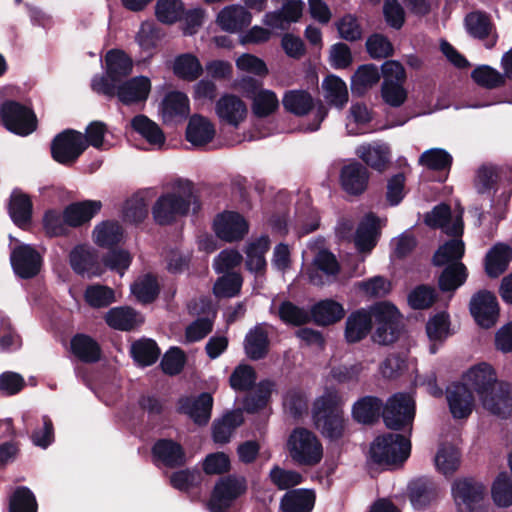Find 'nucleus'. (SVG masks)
I'll return each instance as SVG.
<instances>
[{"mask_svg": "<svg viewBox=\"0 0 512 512\" xmlns=\"http://www.w3.org/2000/svg\"><path fill=\"white\" fill-rule=\"evenodd\" d=\"M466 379L482 402L497 383V375L494 368L485 362L470 368L466 374Z\"/></svg>", "mask_w": 512, "mask_h": 512, "instance_id": "393cba45", "label": "nucleus"}, {"mask_svg": "<svg viewBox=\"0 0 512 512\" xmlns=\"http://www.w3.org/2000/svg\"><path fill=\"white\" fill-rule=\"evenodd\" d=\"M244 351L252 361H259L267 357L270 350L268 331L261 324L251 328L244 338Z\"/></svg>", "mask_w": 512, "mask_h": 512, "instance_id": "c756f323", "label": "nucleus"}, {"mask_svg": "<svg viewBox=\"0 0 512 512\" xmlns=\"http://www.w3.org/2000/svg\"><path fill=\"white\" fill-rule=\"evenodd\" d=\"M71 269L79 276L92 279L104 273L98 252L86 245H76L69 253Z\"/></svg>", "mask_w": 512, "mask_h": 512, "instance_id": "4468645a", "label": "nucleus"}, {"mask_svg": "<svg viewBox=\"0 0 512 512\" xmlns=\"http://www.w3.org/2000/svg\"><path fill=\"white\" fill-rule=\"evenodd\" d=\"M451 491L458 512H484L486 487L482 482L473 477L458 478Z\"/></svg>", "mask_w": 512, "mask_h": 512, "instance_id": "6e6552de", "label": "nucleus"}, {"mask_svg": "<svg viewBox=\"0 0 512 512\" xmlns=\"http://www.w3.org/2000/svg\"><path fill=\"white\" fill-rule=\"evenodd\" d=\"M436 289L428 284H419L407 296L408 305L414 310H425L438 301Z\"/></svg>", "mask_w": 512, "mask_h": 512, "instance_id": "13d9d810", "label": "nucleus"}, {"mask_svg": "<svg viewBox=\"0 0 512 512\" xmlns=\"http://www.w3.org/2000/svg\"><path fill=\"white\" fill-rule=\"evenodd\" d=\"M408 496L415 509H425L436 500L437 486L430 478L420 477L409 483Z\"/></svg>", "mask_w": 512, "mask_h": 512, "instance_id": "473e14b6", "label": "nucleus"}, {"mask_svg": "<svg viewBox=\"0 0 512 512\" xmlns=\"http://www.w3.org/2000/svg\"><path fill=\"white\" fill-rule=\"evenodd\" d=\"M275 383L272 380H261L255 390L243 400V407L247 413L254 414L263 410L269 403Z\"/></svg>", "mask_w": 512, "mask_h": 512, "instance_id": "49530a36", "label": "nucleus"}, {"mask_svg": "<svg viewBox=\"0 0 512 512\" xmlns=\"http://www.w3.org/2000/svg\"><path fill=\"white\" fill-rule=\"evenodd\" d=\"M7 512H38V502L27 486H17L8 499Z\"/></svg>", "mask_w": 512, "mask_h": 512, "instance_id": "603ef678", "label": "nucleus"}, {"mask_svg": "<svg viewBox=\"0 0 512 512\" xmlns=\"http://www.w3.org/2000/svg\"><path fill=\"white\" fill-rule=\"evenodd\" d=\"M8 213L17 227L24 229L29 226L33 216V203L30 196L14 190L10 195Z\"/></svg>", "mask_w": 512, "mask_h": 512, "instance_id": "2f4dec72", "label": "nucleus"}, {"mask_svg": "<svg viewBox=\"0 0 512 512\" xmlns=\"http://www.w3.org/2000/svg\"><path fill=\"white\" fill-rule=\"evenodd\" d=\"M257 374L255 369L247 364L238 365L229 377V383L235 391H249L256 383Z\"/></svg>", "mask_w": 512, "mask_h": 512, "instance_id": "774afa93", "label": "nucleus"}, {"mask_svg": "<svg viewBox=\"0 0 512 512\" xmlns=\"http://www.w3.org/2000/svg\"><path fill=\"white\" fill-rule=\"evenodd\" d=\"M131 291L140 303L150 304L158 298L160 285L156 276L149 273L134 282Z\"/></svg>", "mask_w": 512, "mask_h": 512, "instance_id": "5fc2aeb1", "label": "nucleus"}, {"mask_svg": "<svg viewBox=\"0 0 512 512\" xmlns=\"http://www.w3.org/2000/svg\"><path fill=\"white\" fill-rule=\"evenodd\" d=\"M512 260V248L509 245L498 243L494 245L485 256V272L490 278H498L508 268Z\"/></svg>", "mask_w": 512, "mask_h": 512, "instance_id": "e433bc0d", "label": "nucleus"}, {"mask_svg": "<svg viewBox=\"0 0 512 512\" xmlns=\"http://www.w3.org/2000/svg\"><path fill=\"white\" fill-rule=\"evenodd\" d=\"M178 191L162 193L154 202L151 214L154 222L159 226H170L178 219L186 217L190 209L197 215L202 209L200 196L194 189L190 180H179Z\"/></svg>", "mask_w": 512, "mask_h": 512, "instance_id": "f257e3e1", "label": "nucleus"}, {"mask_svg": "<svg viewBox=\"0 0 512 512\" xmlns=\"http://www.w3.org/2000/svg\"><path fill=\"white\" fill-rule=\"evenodd\" d=\"M419 164L432 171H450L453 157L442 148H431L419 157Z\"/></svg>", "mask_w": 512, "mask_h": 512, "instance_id": "4d7b16f0", "label": "nucleus"}, {"mask_svg": "<svg viewBox=\"0 0 512 512\" xmlns=\"http://www.w3.org/2000/svg\"><path fill=\"white\" fill-rule=\"evenodd\" d=\"M460 451L453 445H441L435 455V466L445 476L453 475L460 465Z\"/></svg>", "mask_w": 512, "mask_h": 512, "instance_id": "6e6d98bb", "label": "nucleus"}, {"mask_svg": "<svg viewBox=\"0 0 512 512\" xmlns=\"http://www.w3.org/2000/svg\"><path fill=\"white\" fill-rule=\"evenodd\" d=\"M356 155L372 169L382 172L390 161V151L385 145L363 144L357 147Z\"/></svg>", "mask_w": 512, "mask_h": 512, "instance_id": "a18cd8bd", "label": "nucleus"}, {"mask_svg": "<svg viewBox=\"0 0 512 512\" xmlns=\"http://www.w3.org/2000/svg\"><path fill=\"white\" fill-rule=\"evenodd\" d=\"M380 234V219L373 212H369L359 223L355 232L354 243L357 250L362 253L371 252L377 245Z\"/></svg>", "mask_w": 512, "mask_h": 512, "instance_id": "b1692460", "label": "nucleus"}, {"mask_svg": "<svg viewBox=\"0 0 512 512\" xmlns=\"http://www.w3.org/2000/svg\"><path fill=\"white\" fill-rule=\"evenodd\" d=\"M251 21V13L238 5H230L223 8L217 16V23L222 30L230 33L241 31L249 26Z\"/></svg>", "mask_w": 512, "mask_h": 512, "instance_id": "72a5a7b5", "label": "nucleus"}, {"mask_svg": "<svg viewBox=\"0 0 512 512\" xmlns=\"http://www.w3.org/2000/svg\"><path fill=\"white\" fill-rule=\"evenodd\" d=\"M87 149L84 136L74 129H65L51 141V157L64 166L73 165Z\"/></svg>", "mask_w": 512, "mask_h": 512, "instance_id": "1a4fd4ad", "label": "nucleus"}, {"mask_svg": "<svg viewBox=\"0 0 512 512\" xmlns=\"http://www.w3.org/2000/svg\"><path fill=\"white\" fill-rule=\"evenodd\" d=\"M86 303L92 308H105L116 301L115 292L112 288L101 285H89L84 292Z\"/></svg>", "mask_w": 512, "mask_h": 512, "instance_id": "e2e57ef3", "label": "nucleus"}, {"mask_svg": "<svg viewBox=\"0 0 512 512\" xmlns=\"http://www.w3.org/2000/svg\"><path fill=\"white\" fill-rule=\"evenodd\" d=\"M10 263L16 276L28 280L40 273L43 258L32 245L19 244L11 251Z\"/></svg>", "mask_w": 512, "mask_h": 512, "instance_id": "9b49d317", "label": "nucleus"}, {"mask_svg": "<svg viewBox=\"0 0 512 512\" xmlns=\"http://www.w3.org/2000/svg\"><path fill=\"white\" fill-rule=\"evenodd\" d=\"M184 14V4L181 0H157L155 16L163 24H174L180 21Z\"/></svg>", "mask_w": 512, "mask_h": 512, "instance_id": "680f3d73", "label": "nucleus"}, {"mask_svg": "<svg viewBox=\"0 0 512 512\" xmlns=\"http://www.w3.org/2000/svg\"><path fill=\"white\" fill-rule=\"evenodd\" d=\"M173 73L179 79L192 82L202 75L203 67L195 55L191 53H184L175 58L173 63Z\"/></svg>", "mask_w": 512, "mask_h": 512, "instance_id": "8fccbe9b", "label": "nucleus"}, {"mask_svg": "<svg viewBox=\"0 0 512 512\" xmlns=\"http://www.w3.org/2000/svg\"><path fill=\"white\" fill-rule=\"evenodd\" d=\"M106 324L115 330L129 332L143 324L142 315L130 306L113 307L104 316Z\"/></svg>", "mask_w": 512, "mask_h": 512, "instance_id": "cd10ccee", "label": "nucleus"}, {"mask_svg": "<svg viewBox=\"0 0 512 512\" xmlns=\"http://www.w3.org/2000/svg\"><path fill=\"white\" fill-rule=\"evenodd\" d=\"M304 3L301 0H287L283 3L281 9L267 12L264 15L263 22L265 25L285 29L284 23H296L303 14Z\"/></svg>", "mask_w": 512, "mask_h": 512, "instance_id": "7c9ffc66", "label": "nucleus"}, {"mask_svg": "<svg viewBox=\"0 0 512 512\" xmlns=\"http://www.w3.org/2000/svg\"><path fill=\"white\" fill-rule=\"evenodd\" d=\"M415 412L414 399L407 393L399 392L390 396L384 403L382 419L388 429L401 431L412 424Z\"/></svg>", "mask_w": 512, "mask_h": 512, "instance_id": "9d476101", "label": "nucleus"}, {"mask_svg": "<svg viewBox=\"0 0 512 512\" xmlns=\"http://www.w3.org/2000/svg\"><path fill=\"white\" fill-rule=\"evenodd\" d=\"M279 108V100L272 90H260L253 98L252 112L258 118H266Z\"/></svg>", "mask_w": 512, "mask_h": 512, "instance_id": "0e129e2a", "label": "nucleus"}, {"mask_svg": "<svg viewBox=\"0 0 512 512\" xmlns=\"http://www.w3.org/2000/svg\"><path fill=\"white\" fill-rule=\"evenodd\" d=\"M186 140L194 146H204L215 136L214 125L204 116L193 115L186 127Z\"/></svg>", "mask_w": 512, "mask_h": 512, "instance_id": "a19ab883", "label": "nucleus"}, {"mask_svg": "<svg viewBox=\"0 0 512 512\" xmlns=\"http://www.w3.org/2000/svg\"><path fill=\"white\" fill-rule=\"evenodd\" d=\"M216 114L221 121L237 128L247 115L245 102L234 94H224L216 102Z\"/></svg>", "mask_w": 512, "mask_h": 512, "instance_id": "5701e85b", "label": "nucleus"}, {"mask_svg": "<svg viewBox=\"0 0 512 512\" xmlns=\"http://www.w3.org/2000/svg\"><path fill=\"white\" fill-rule=\"evenodd\" d=\"M345 315L343 306L335 300L326 299L314 304L310 311L311 321L319 326H329Z\"/></svg>", "mask_w": 512, "mask_h": 512, "instance_id": "58836bf2", "label": "nucleus"}, {"mask_svg": "<svg viewBox=\"0 0 512 512\" xmlns=\"http://www.w3.org/2000/svg\"><path fill=\"white\" fill-rule=\"evenodd\" d=\"M316 495L310 489H291L281 498L280 508L283 512H311Z\"/></svg>", "mask_w": 512, "mask_h": 512, "instance_id": "f704fd0d", "label": "nucleus"}, {"mask_svg": "<svg viewBox=\"0 0 512 512\" xmlns=\"http://www.w3.org/2000/svg\"><path fill=\"white\" fill-rule=\"evenodd\" d=\"M102 208V202L99 200H83L73 202L67 205L65 210V219L68 226L78 228L84 226L95 217Z\"/></svg>", "mask_w": 512, "mask_h": 512, "instance_id": "bb28decb", "label": "nucleus"}, {"mask_svg": "<svg viewBox=\"0 0 512 512\" xmlns=\"http://www.w3.org/2000/svg\"><path fill=\"white\" fill-rule=\"evenodd\" d=\"M131 127L151 145L161 146L165 142L166 138L162 129L146 115L139 114L133 117Z\"/></svg>", "mask_w": 512, "mask_h": 512, "instance_id": "3c124183", "label": "nucleus"}, {"mask_svg": "<svg viewBox=\"0 0 512 512\" xmlns=\"http://www.w3.org/2000/svg\"><path fill=\"white\" fill-rule=\"evenodd\" d=\"M2 125L11 133L27 136L37 129L34 111L15 100H7L0 105Z\"/></svg>", "mask_w": 512, "mask_h": 512, "instance_id": "0eeeda50", "label": "nucleus"}, {"mask_svg": "<svg viewBox=\"0 0 512 512\" xmlns=\"http://www.w3.org/2000/svg\"><path fill=\"white\" fill-rule=\"evenodd\" d=\"M384 402L373 395H365L354 402L351 415L353 420L362 425H374L383 417Z\"/></svg>", "mask_w": 512, "mask_h": 512, "instance_id": "412c9836", "label": "nucleus"}, {"mask_svg": "<svg viewBox=\"0 0 512 512\" xmlns=\"http://www.w3.org/2000/svg\"><path fill=\"white\" fill-rule=\"evenodd\" d=\"M343 402L337 390H327L313 403L312 417L315 427L330 441L341 439L346 430Z\"/></svg>", "mask_w": 512, "mask_h": 512, "instance_id": "f03ea898", "label": "nucleus"}, {"mask_svg": "<svg viewBox=\"0 0 512 512\" xmlns=\"http://www.w3.org/2000/svg\"><path fill=\"white\" fill-rule=\"evenodd\" d=\"M472 80L485 89H496L505 85L506 76L489 65L477 66L471 72Z\"/></svg>", "mask_w": 512, "mask_h": 512, "instance_id": "bf43d9fd", "label": "nucleus"}, {"mask_svg": "<svg viewBox=\"0 0 512 512\" xmlns=\"http://www.w3.org/2000/svg\"><path fill=\"white\" fill-rule=\"evenodd\" d=\"M370 173L360 162L353 161L340 170L339 182L342 190L351 196H360L368 188Z\"/></svg>", "mask_w": 512, "mask_h": 512, "instance_id": "dca6fc26", "label": "nucleus"}, {"mask_svg": "<svg viewBox=\"0 0 512 512\" xmlns=\"http://www.w3.org/2000/svg\"><path fill=\"white\" fill-rule=\"evenodd\" d=\"M106 74L112 81L121 82L133 69L132 58L121 49H111L105 55Z\"/></svg>", "mask_w": 512, "mask_h": 512, "instance_id": "c9c22d12", "label": "nucleus"}, {"mask_svg": "<svg viewBox=\"0 0 512 512\" xmlns=\"http://www.w3.org/2000/svg\"><path fill=\"white\" fill-rule=\"evenodd\" d=\"M426 334L433 344L430 345V353L437 352L436 343H443L453 334L451 330L450 315L446 311L437 312L429 318L425 326Z\"/></svg>", "mask_w": 512, "mask_h": 512, "instance_id": "4c0bfd02", "label": "nucleus"}, {"mask_svg": "<svg viewBox=\"0 0 512 512\" xmlns=\"http://www.w3.org/2000/svg\"><path fill=\"white\" fill-rule=\"evenodd\" d=\"M289 454L298 465L315 466L323 457V447L317 436L306 428H295L287 442Z\"/></svg>", "mask_w": 512, "mask_h": 512, "instance_id": "39448f33", "label": "nucleus"}, {"mask_svg": "<svg viewBox=\"0 0 512 512\" xmlns=\"http://www.w3.org/2000/svg\"><path fill=\"white\" fill-rule=\"evenodd\" d=\"M189 112V98L181 91L168 92L160 104V113L165 124L182 121L188 117Z\"/></svg>", "mask_w": 512, "mask_h": 512, "instance_id": "4be33fe9", "label": "nucleus"}, {"mask_svg": "<svg viewBox=\"0 0 512 512\" xmlns=\"http://www.w3.org/2000/svg\"><path fill=\"white\" fill-rule=\"evenodd\" d=\"M483 407L494 415L507 418L512 414V385L500 382L484 398Z\"/></svg>", "mask_w": 512, "mask_h": 512, "instance_id": "a878e982", "label": "nucleus"}, {"mask_svg": "<svg viewBox=\"0 0 512 512\" xmlns=\"http://www.w3.org/2000/svg\"><path fill=\"white\" fill-rule=\"evenodd\" d=\"M464 22L467 33L475 39L485 41L487 49H492L496 45L498 36L496 33L491 35L495 27L486 12H470L465 16Z\"/></svg>", "mask_w": 512, "mask_h": 512, "instance_id": "a211bd4d", "label": "nucleus"}, {"mask_svg": "<svg viewBox=\"0 0 512 512\" xmlns=\"http://www.w3.org/2000/svg\"><path fill=\"white\" fill-rule=\"evenodd\" d=\"M123 235V227L116 220L102 221L93 230L94 242L101 248L116 247L122 242Z\"/></svg>", "mask_w": 512, "mask_h": 512, "instance_id": "79ce46f5", "label": "nucleus"}, {"mask_svg": "<svg viewBox=\"0 0 512 512\" xmlns=\"http://www.w3.org/2000/svg\"><path fill=\"white\" fill-rule=\"evenodd\" d=\"M278 316L282 322L293 326H302L311 322L310 313L289 300L281 302Z\"/></svg>", "mask_w": 512, "mask_h": 512, "instance_id": "69168bd1", "label": "nucleus"}, {"mask_svg": "<svg viewBox=\"0 0 512 512\" xmlns=\"http://www.w3.org/2000/svg\"><path fill=\"white\" fill-rule=\"evenodd\" d=\"M469 310L479 326L489 329L496 324L500 307L493 292L479 290L471 297Z\"/></svg>", "mask_w": 512, "mask_h": 512, "instance_id": "ddd939ff", "label": "nucleus"}, {"mask_svg": "<svg viewBox=\"0 0 512 512\" xmlns=\"http://www.w3.org/2000/svg\"><path fill=\"white\" fill-rule=\"evenodd\" d=\"M72 353L83 363H96L101 359L102 349L91 336L77 333L70 341Z\"/></svg>", "mask_w": 512, "mask_h": 512, "instance_id": "ea45409f", "label": "nucleus"}, {"mask_svg": "<svg viewBox=\"0 0 512 512\" xmlns=\"http://www.w3.org/2000/svg\"><path fill=\"white\" fill-rule=\"evenodd\" d=\"M465 254V244L462 239H450L440 245L432 257L435 267H443L449 263L461 262Z\"/></svg>", "mask_w": 512, "mask_h": 512, "instance_id": "09e8293b", "label": "nucleus"}, {"mask_svg": "<svg viewBox=\"0 0 512 512\" xmlns=\"http://www.w3.org/2000/svg\"><path fill=\"white\" fill-rule=\"evenodd\" d=\"M411 453V441L399 433L378 435L370 444L368 461L382 468L402 466Z\"/></svg>", "mask_w": 512, "mask_h": 512, "instance_id": "7ed1b4c3", "label": "nucleus"}, {"mask_svg": "<svg viewBox=\"0 0 512 512\" xmlns=\"http://www.w3.org/2000/svg\"><path fill=\"white\" fill-rule=\"evenodd\" d=\"M246 491L247 483L244 477L231 474L220 477L216 481L208 501L210 512H226Z\"/></svg>", "mask_w": 512, "mask_h": 512, "instance_id": "423d86ee", "label": "nucleus"}, {"mask_svg": "<svg viewBox=\"0 0 512 512\" xmlns=\"http://www.w3.org/2000/svg\"><path fill=\"white\" fill-rule=\"evenodd\" d=\"M282 105L287 112L302 117L310 113L315 103L306 90H288L283 95Z\"/></svg>", "mask_w": 512, "mask_h": 512, "instance_id": "c03bdc74", "label": "nucleus"}, {"mask_svg": "<svg viewBox=\"0 0 512 512\" xmlns=\"http://www.w3.org/2000/svg\"><path fill=\"white\" fill-rule=\"evenodd\" d=\"M491 494L499 507L512 505V479L507 472H500L493 482Z\"/></svg>", "mask_w": 512, "mask_h": 512, "instance_id": "338daca9", "label": "nucleus"}, {"mask_svg": "<svg viewBox=\"0 0 512 512\" xmlns=\"http://www.w3.org/2000/svg\"><path fill=\"white\" fill-rule=\"evenodd\" d=\"M130 354L141 367H148L157 362L161 351L155 340L142 338L132 343Z\"/></svg>", "mask_w": 512, "mask_h": 512, "instance_id": "de8ad7c7", "label": "nucleus"}, {"mask_svg": "<svg viewBox=\"0 0 512 512\" xmlns=\"http://www.w3.org/2000/svg\"><path fill=\"white\" fill-rule=\"evenodd\" d=\"M151 90V82L148 77H133L120 84L117 89V97L124 105L145 102Z\"/></svg>", "mask_w": 512, "mask_h": 512, "instance_id": "c85d7f7f", "label": "nucleus"}, {"mask_svg": "<svg viewBox=\"0 0 512 512\" xmlns=\"http://www.w3.org/2000/svg\"><path fill=\"white\" fill-rule=\"evenodd\" d=\"M214 226L217 236L228 242L240 240L248 232L247 221L240 213L234 211L218 215Z\"/></svg>", "mask_w": 512, "mask_h": 512, "instance_id": "aec40b11", "label": "nucleus"}, {"mask_svg": "<svg viewBox=\"0 0 512 512\" xmlns=\"http://www.w3.org/2000/svg\"><path fill=\"white\" fill-rule=\"evenodd\" d=\"M375 332L372 338L380 345H390L399 340L404 324L398 308L390 302H380L372 306Z\"/></svg>", "mask_w": 512, "mask_h": 512, "instance_id": "20e7f679", "label": "nucleus"}, {"mask_svg": "<svg viewBox=\"0 0 512 512\" xmlns=\"http://www.w3.org/2000/svg\"><path fill=\"white\" fill-rule=\"evenodd\" d=\"M323 89L326 99L330 104L342 108L348 102V90L346 83L336 75H329L323 81Z\"/></svg>", "mask_w": 512, "mask_h": 512, "instance_id": "052dcab7", "label": "nucleus"}, {"mask_svg": "<svg viewBox=\"0 0 512 512\" xmlns=\"http://www.w3.org/2000/svg\"><path fill=\"white\" fill-rule=\"evenodd\" d=\"M151 453L156 461L162 463L167 468H180L187 462L184 448L173 439H158L153 444Z\"/></svg>", "mask_w": 512, "mask_h": 512, "instance_id": "6ab92c4d", "label": "nucleus"}, {"mask_svg": "<svg viewBox=\"0 0 512 512\" xmlns=\"http://www.w3.org/2000/svg\"><path fill=\"white\" fill-rule=\"evenodd\" d=\"M468 278V270L462 262L445 265L438 277V288L443 293H454Z\"/></svg>", "mask_w": 512, "mask_h": 512, "instance_id": "37998d69", "label": "nucleus"}, {"mask_svg": "<svg viewBox=\"0 0 512 512\" xmlns=\"http://www.w3.org/2000/svg\"><path fill=\"white\" fill-rule=\"evenodd\" d=\"M446 399L454 419L468 418L475 406L472 390L462 382H453L447 386Z\"/></svg>", "mask_w": 512, "mask_h": 512, "instance_id": "2eb2a0df", "label": "nucleus"}, {"mask_svg": "<svg viewBox=\"0 0 512 512\" xmlns=\"http://www.w3.org/2000/svg\"><path fill=\"white\" fill-rule=\"evenodd\" d=\"M374 315L364 308L352 311L345 321L344 338L348 344H356L364 340L373 328Z\"/></svg>", "mask_w": 512, "mask_h": 512, "instance_id": "f3484780", "label": "nucleus"}, {"mask_svg": "<svg viewBox=\"0 0 512 512\" xmlns=\"http://www.w3.org/2000/svg\"><path fill=\"white\" fill-rule=\"evenodd\" d=\"M213 404L214 399L209 392L181 396L176 403V412L188 416L198 426H206L211 419Z\"/></svg>", "mask_w": 512, "mask_h": 512, "instance_id": "f8f14e48", "label": "nucleus"}, {"mask_svg": "<svg viewBox=\"0 0 512 512\" xmlns=\"http://www.w3.org/2000/svg\"><path fill=\"white\" fill-rule=\"evenodd\" d=\"M380 78V71L375 64L360 65L351 77V88L353 91L363 94L376 85Z\"/></svg>", "mask_w": 512, "mask_h": 512, "instance_id": "864d4df0", "label": "nucleus"}]
</instances>
